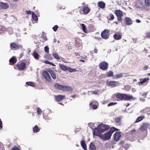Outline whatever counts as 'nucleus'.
<instances>
[{
  "instance_id": "nucleus-1",
  "label": "nucleus",
  "mask_w": 150,
  "mask_h": 150,
  "mask_svg": "<svg viewBox=\"0 0 150 150\" xmlns=\"http://www.w3.org/2000/svg\"><path fill=\"white\" fill-rule=\"evenodd\" d=\"M118 130V129L117 128L114 127H112L109 131L104 134H101V133L96 132L95 134H93L98 136L100 138L104 139L105 140H107L110 139L112 134L114 132Z\"/></svg>"
},
{
  "instance_id": "nucleus-2",
  "label": "nucleus",
  "mask_w": 150,
  "mask_h": 150,
  "mask_svg": "<svg viewBox=\"0 0 150 150\" xmlns=\"http://www.w3.org/2000/svg\"><path fill=\"white\" fill-rule=\"evenodd\" d=\"M110 128L109 126L107 125L101 124L98 125V127H96L93 129V134H95L96 132L97 133H103L107 130Z\"/></svg>"
},
{
  "instance_id": "nucleus-3",
  "label": "nucleus",
  "mask_w": 150,
  "mask_h": 150,
  "mask_svg": "<svg viewBox=\"0 0 150 150\" xmlns=\"http://www.w3.org/2000/svg\"><path fill=\"white\" fill-rule=\"evenodd\" d=\"M115 95L116 98L122 100H128L133 98V96L130 95L125 94L117 93Z\"/></svg>"
},
{
  "instance_id": "nucleus-4",
  "label": "nucleus",
  "mask_w": 150,
  "mask_h": 150,
  "mask_svg": "<svg viewBox=\"0 0 150 150\" xmlns=\"http://www.w3.org/2000/svg\"><path fill=\"white\" fill-rule=\"evenodd\" d=\"M114 13L117 16L118 21L122 22L123 20L122 17L124 15L123 12L120 10H116Z\"/></svg>"
},
{
  "instance_id": "nucleus-5",
  "label": "nucleus",
  "mask_w": 150,
  "mask_h": 150,
  "mask_svg": "<svg viewBox=\"0 0 150 150\" xmlns=\"http://www.w3.org/2000/svg\"><path fill=\"white\" fill-rule=\"evenodd\" d=\"M109 31L107 29H105L101 33V36L105 39H107L109 38Z\"/></svg>"
},
{
  "instance_id": "nucleus-6",
  "label": "nucleus",
  "mask_w": 150,
  "mask_h": 150,
  "mask_svg": "<svg viewBox=\"0 0 150 150\" xmlns=\"http://www.w3.org/2000/svg\"><path fill=\"white\" fill-rule=\"evenodd\" d=\"M42 75L46 80L49 82L51 81V79L49 73L46 71H44L42 73Z\"/></svg>"
},
{
  "instance_id": "nucleus-7",
  "label": "nucleus",
  "mask_w": 150,
  "mask_h": 150,
  "mask_svg": "<svg viewBox=\"0 0 150 150\" xmlns=\"http://www.w3.org/2000/svg\"><path fill=\"white\" fill-rule=\"evenodd\" d=\"M135 130L134 129L132 130L130 133L127 134L126 136V137L127 139L128 140H131L133 138L135 135Z\"/></svg>"
},
{
  "instance_id": "nucleus-8",
  "label": "nucleus",
  "mask_w": 150,
  "mask_h": 150,
  "mask_svg": "<svg viewBox=\"0 0 150 150\" xmlns=\"http://www.w3.org/2000/svg\"><path fill=\"white\" fill-rule=\"evenodd\" d=\"M108 63L104 62L100 63L99 64L100 68L103 70H107L108 67Z\"/></svg>"
},
{
  "instance_id": "nucleus-9",
  "label": "nucleus",
  "mask_w": 150,
  "mask_h": 150,
  "mask_svg": "<svg viewBox=\"0 0 150 150\" xmlns=\"http://www.w3.org/2000/svg\"><path fill=\"white\" fill-rule=\"evenodd\" d=\"M107 83L108 86H112V87H115L119 85V83L118 81H110L107 82Z\"/></svg>"
},
{
  "instance_id": "nucleus-10",
  "label": "nucleus",
  "mask_w": 150,
  "mask_h": 150,
  "mask_svg": "<svg viewBox=\"0 0 150 150\" xmlns=\"http://www.w3.org/2000/svg\"><path fill=\"white\" fill-rule=\"evenodd\" d=\"M10 47L11 50H16L21 48L22 47L21 45H17L14 43H12L10 44Z\"/></svg>"
},
{
  "instance_id": "nucleus-11",
  "label": "nucleus",
  "mask_w": 150,
  "mask_h": 150,
  "mask_svg": "<svg viewBox=\"0 0 150 150\" xmlns=\"http://www.w3.org/2000/svg\"><path fill=\"white\" fill-rule=\"evenodd\" d=\"M9 5L6 3L3 2H0V10L6 9L9 8Z\"/></svg>"
},
{
  "instance_id": "nucleus-12",
  "label": "nucleus",
  "mask_w": 150,
  "mask_h": 150,
  "mask_svg": "<svg viewBox=\"0 0 150 150\" xmlns=\"http://www.w3.org/2000/svg\"><path fill=\"white\" fill-rule=\"evenodd\" d=\"M17 66L20 70H23L25 68L26 64L24 62H22L20 64H17Z\"/></svg>"
},
{
  "instance_id": "nucleus-13",
  "label": "nucleus",
  "mask_w": 150,
  "mask_h": 150,
  "mask_svg": "<svg viewBox=\"0 0 150 150\" xmlns=\"http://www.w3.org/2000/svg\"><path fill=\"white\" fill-rule=\"evenodd\" d=\"M121 136L120 132H116L113 136L114 140L116 141H117L120 139Z\"/></svg>"
},
{
  "instance_id": "nucleus-14",
  "label": "nucleus",
  "mask_w": 150,
  "mask_h": 150,
  "mask_svg": "<svg viewBox=\"0 0 150 150\" xmlns=\"http://www.w3.org/2000/svg\"><path fill=\"white\" fill-rule=\"evenodd\" d=\"M54 98L57 101H60L63 99L65 98V96L60 95L55 96Z\"/></svg>"
},
{
  "instance_id": "nucleus-15",
  "label": "nucleus",
  "mask_w": 150,
  "mask_h": 150,
  "mask_svg": "<svg viewBox=\"0 0 150 150\" xmlns=\"http://www.w3.org/2000/svg\"><path fill=\"white\" fill-rule=\"evenodd\" d=\"M150 125L149 123H144L141 126L140 129L142 131L145 130L149 128Z\"/></svg>"
},
{
  "instance_id": "nucleus-16",
  "label": "nucleus",
  "mask_w": 150,
  "mask_h": 150,
  "mask_svg": "<svg viewBox=\"0 0 150 150\" xmlns=\"http://www.w3.org/2000/svg\"><path fill=\"white\" fill-rule=\"evenodd\" d=\"M72 90V88L67 86H63L62 90L65 91H69Z\"/></svg>"
},
{
  "instance_id": "nucleus-17",
  "label": "nucleus",
  "mask_w": 150,
  "mask_h": 150,
  "mask_svg": "<svg viewBox=\"0 0 150 150\" xmlns=\"http://www.w3.org/2000/svg\"><path fill=\"white\" fill-rule=\"evenodd\" d=\"M113 37L115 40H118L122 38V36L119 33H116L114 35Z\"/></svg>"
},
{
  "instance_id": "nucleus-18",
  "label": "nucleus",
  "mask_w": 150,
  "mask_h": 150,
  "mask_svg": "<svg viewBox=\"0 0 150 150\" xmlns=\"http://www.w3.org/2000/svg\"><path fill=\"white\" fill-rule=\"evenodd\" d=\"M83 11L85 14H87L89 12L90 9L87 6H84L83 7Z\"/></svg>"
},
{
  "instance_id": "nucleus-19",
  "label": "nucleus",
  "mask_w": 150,
  "mask_h": 150,
  "mask_svg": "<svg viewBox=\"0 0 150 150\" xmlns=\"http://www.w3.org/2000/svg\"><path fill=\"white\" fill-rule=\"evenodd\" d=\"M59 66L62 70L64 71H67L68 69V67L65 65L64 64H59Z\"/></svg>"
},
{
  "instance_id": "nucleus-20",
  "label": "nucleus",
  "mask_w": 150,
  "mask_h": 150,
  "mask_svg": "<svg viewBox=\"0 0 150 150\" xmlns=\"http://www.w3.org/2000/svg\"><path fill=\"white\" fill-rule=\"evenodd\" d=\"M125 21L126 24L127 25H130L132 23V20L129 18H125Z\"/></svg>"
},
{
  "instance_id": "nucleus-21",
  "label": "nucleus",
  "mask_w": 150,
  "mask_h": 150,
  "mask_svg": "<svg viewBox=\"0 0 150 150\" xmlns=\"http://www.w3.org/2000/svg\"><path fill=\"white\" fill-rule=\"evenodd\" d=\"M80 25L81 29L83 30V31L85 33H87V28L85 25L83 23L80 24Z\"/></svg>"
},
{
  "instance_id": "nucleus-22",
  "label": "nucleus",
  "mask_w": 150,
  "mask_h": 150,
  "mask_svg": "<svg viewBox=\"0 0 150 150\" xmlns=\"http://www.w3.org/2000/svg\"><path fill=\"white\" fill-rule=\"evenodd\" d=\"M98 5L102 8H104L105 6V3L102 1H100L98 3Z\"/></svg>"
},
{
  "instance_id": "nucleus-23",
  "label": "nucleus",
  "mask_w": 150,
  "mask_h": 150,
  "mask_svg": "<svg viewBox=\"0 0 150 150\" xmlns=\"http://www.w3.org/2000/svg\"><path fill=\"white\" fill-rule=\"evenodd\" d=\"M40 129V128H39L38 126L36 125L33 128V132L34 133H36L39 131Z\"/></svg>"
},
{
  "instance_id": "nucleus-24",
  "label": "nucleus",
  "mask_w": 150,
  "mask_h": 150,
  "mask_svg": "<svg viewBox=\"0 0 150 150\" xmlns=\"http://www.w3.org/2000/svg\"><path fill=\"white\" fill-rule=\"evenodd\" d=\"M49 72L52 78L54 79H55L56 75L54 72L52 70H50Z\"/></svg>"
},
{
  "instance_id": "nucleus-25",
  "label": "nucleus",
  "mask_w": 150,
  "mask_h": 150,
  "mask_svg": "<svg viewBox=\"0 0 150 150\" xmlns=\"http://www.w3.org/2000/svg\"><path fill=\"white\" fill-rule=\"evenodd\" d=\"M81 144L82 147L85 150L86 149V146L85 141L84 140L82 141L81 142Z\"/></svg>"
},
{
  "instance_id": "nucleus-26",
  "label": "nucleus",
  "mask_w": 150,
  "mask_h": 150,
  "mask_svg": "<svg viewBox=\"0 0 150 150\" xmlns=\"http://www.w3.org/2000/svg\"><path fill=\"white\" fill-rule=\"evenodd\" d=\"M144 118L145 117L144 116H139L137 118L135 122L137 123L139 122L142 121Z\"/></svg>"
},
{
  "instance_id": "nucleus-27",
  "label": "nucleus",
  "mask_w": 150,
  "mask_h": 150,
  "mask_svg": "<svg viewBox=\"0 0 150 150\" xmlns=\"http://www.w3.org/2000/svg\"><path fill=\"white\" fill-rule=\"evenodd\" d=\"M32 18L35 21H37L38 20V18L34 12H32Z\"/></svg>"
},
{
  "instance_id": "nucleus-28",
  "label": "nucleus",
  "mask_w": 150,
  "mask_h": 150,
  "mask_svg": "<svg viewBox=\"0 0 150 150\" xmlns=\"http://www.w3.org/2000/svg\"><path fill=\"white\" fill-rule=\"evenodd\" d=\"M52 55L57 60H59L60 59V58L57 53L55 52H53L52 53Z\"/></svg>"
},
{
  "instance_id": "nucleus-29",
  "label": "nucleus",
  "mask_w": 150,
  "mask_h": 150,
  "mask_svg": "<svg viewBox=\"0 0 150 150\" xmlns=\"http://www.w3.org/2000/svg\"><path fill=\"white\" fill-rule=\"evenodd\" d=\"M39 54L36 51H35L33 52V56L36 59H38L39 58Z\"/></svg>"
},
{
  "instance_id": "nucleus-30",
  "label": "nucleus",
  "mask_w": 150,
  "mask_h": 150,
  "mask_svg": "<svg viewBox=\"0 0 150 150\" xmlns=\"http://www.w3.org/2000/svg\"><path fill=\"white\" fill-rule=\"evenodd\" d=\"M63 85H60L58 83H56L54 85V87L58 89L62 90Z\"/></svg>"
},
{
  "instance_id": "nucleus-31",
  "label": "nucleus",
  "mask_w": 150,
  "mask_h": 150,
  "mask_svg": "<svg viewBox=\"0 0 150 150\" xmlns=\"http://www.w3.org/2000/svg\"><path fill=\"white\" fill-rule=\"evenodd\" d=\"M108 19L110 21H112L114 19V15L112 14H110L107 16Z\"/></svg>"
},
{
  "instance_id": "nucleus-32",
  "label": "nucleus",
  "mask_w": 150,
  "mask_h": 150,
  "mask_svg": "<svg viewBox=\"0 0 150 150\" xmlns=\"http://www.w3.org/2000/svg\"><path fill=\"white\" fill-rule=\"evenodd\" d=\"M9 62L13 64H15L16 62V59L14 57H13L9 60Z\"/></svg>"
},
{
  "instance_id": "nucleus-33",
  "label": "nucleus",
  "mask_w": 150,
  "mask_h": 150,
  "mask_svg": "<svg viewBox=\"0 0 150 150\" xmlns=\"http://www.w3.org/2000/svg\"><path fill=\"white\" fill-rule=\"evenodd\" d=\"M90 148L91 150H96V147L94 146L93 143H91L90 145Z\"/></svg>"
},
{
  "instance_id": "nucleus-34",
  "label": "nucleus",
  "mask_w": 150,
  "mask_h": 150,
  "mask_svg": "<svg viewBox=\"0 0 150 150\" xmlns=\"http://www.w3.org/2000/svg\"><path fill=\"white\" fill-rule=\"evenodd\" d=\"M26 84L33 87L35 86V83L33 82H27L26 83Z\"/></svg>"
},
{
  "instance_id": "nucleus-35",
  "label": "nucleus",
  "mask_w": 150,
  "mask_h": 150,
  "mask_svg": "<svg viewBox=\"0 0 150 150\" xmlns=\"http://www.w3.org/2000/svg\"><path fill=\"white\" fill-rule=\"evenodd\" d=\"M107 76L108 77L114 76L113 72L111 71H110L108 72Z\"/></svg>"
},
{
  "instance_id": "nucleus-36",
  "label": "nucleus",
  "mask_w": 150,
  "mask_h": 150,
  "mask_svg": "<svg viewBox=\"0 0 150 150\" xmlns=\"http://www.w3.org/2000/svg\"><path fill=\"white\" fill-rule=\"evenodd\" d=\"M144 4L146 6H150V0H145Z\"/></svg>"
},
{
  "instance_id": "nucleus-37",
  "label": "nucleus",
  "mask_w": 150,
  "mask_h": 150,
  "mask_svg": "<svg viewBox=\"0 0 150 150\" xmlns=\"http://www.w3.org/2000/svg\"><path fill=\"white\" fill-rule=\"evenodd\" d=\"M121 118L120 117H117L115 118V121L116 123H119L121 121Z\"/></svg>"
},
{
  "instance_id": "nucleus-38",
  "label": "nucleus",
  "mask_w": 150,
  "mask_h": 150,
  "mask_svg": "<svg viewBox=\"0 0 150 150\" xmlns=\"http://www.w3.org/2000/svg\"><path fill=\"white\" fill-rule=\"evenodd\" d=\"M41 38L42 40H40L43 42L46 41L47 40L46 37L44 35L41 36Z\"/></svg>"
},
{
  "instance_id": "nucleus-39",
  "label": "nucleus",
  "mask_w": 150,
  "mask_h": 150,
  "mask_svg": "<svg viewBox=\"0 0 150 150\" xmlns=\"http://www.w3.org/2000/svg\"><path fill=\"white\" fill-rule=\"evenodd\" d=\"M145 38H150V31L147 32L145 34Z\"/></svg>"
},
{
  "instance_id": "nucleus-40",
  "label": "nucleus",
  "mask_w": 150,
  "mask_h": 150,
  "mask_svg": "<svg viewBox=\"0 0 150 150\" xmlns=\"http://www.w3.org/2000/svg\"><path fill=\"white\" fill-rule=\"evenodd\" d=\"M89 105L91 107H92L93 109H96L97 108V106L96 105H93L92 103H90Z\"/></svg>"
},
{
  "instance_id": "nucleus-41",
  "label": "nucleus",
  "mask_w": 150,
  "mask_h": 150,
  "mask_svg": "<svg viewBox=\"0 0 150 150\" xmlns=\"http://www.w3.org/2000/svg\"><path fill=\"white\" fill-rule=\"evenodd\" d=\"M67 70L69 71L70 72H72L76 71V70L75 69H72L69 67H68Z\"/></svg>"
},
{
  "instance_id": "nucleus-42",
  "label": "nucleus",
  "mask_w": 150,
  "mask_h": 150,
  "mask_svg": "<svg viewBox=\"0 0 150 150\" xmlns=\"http://www.w3.org/2000/svg\"><path fill=\"white\" fill-rule=\"evenodd\" d=\"M95 124L92 123H90L88 124V126L91 129H93L95 126Z\"/></svg>"
},
{
  "instance_id": "nucleus-43",
  "label": "nucleus",
  "mask_w": 150,
  "mask_h": 150,
  "mask_svg": "<svg viewBox=\"0 0 150 150\" xmlns=\"http://www.w3.org/2000/svg\"><path fill=\"white\" fill-rule=\"evenodd\" d=\"M44 62L45 64H50L53 66H55V65L53 63L47 60H45Z\"/></svg>"
},
{
  "instance_id": "nucleus-44",
  "label": "nucleus",
  "mask_w": 150,
  "mask_h": 150,
  "mask_svg": "<svg viewBox=\"0 0 150 150\" xmlns=\"http://www.w3.org/2000/svg\"><path fill=\"white\" fill-rule=\"evenodd\" d=\"M42 112V111L41 109L39 108H38L37 109V112L38 113V115H40Z\"/></svg>"
},
{
  "instance_id": "nucleus-45",
  "label": "nucleus",
  "mask_w": 150,
  "mask_h": 150,
  "mask_svg": "<svg viewBox=\"0 0 150 150\" xmlns=\"http://www.w3.org/2000/svg\"><path fill=\"white\" fill-rule=\"evenodd\" d=\"M98 91H99L98 90H96L93 91H89L88 92V93H89V94L90 93H91V94H96L98 93Z\"/></svg>"
},
{
  "instance_id": "nucleus-46",
  "label": "nucleus",
  "mask_w": 150,
  "mask_h": 150,
  "mask_svg": "<svg viewBox=\"0 0 150 150\" xmlns=\"http://www.w3.org/2000/svg\"><path fill=\"white\" fill-rule=\"evenodd\" d=\"M123 76V74L122 73H120V74H117L116 75V77L117 78H120L122 77Z\"/></svg>"
},
{
  "instance_id": "nucleus-47",
  "label": "nucleus",
  "mask_w": 150,
  "mask_h": 150,
  "mask_svg": "<svg viewBox=\"0 0 150 150\" xmlns=\"http://www.w3.org/2000/svg\"><path fill=\"white\" fill-rule=\"evenodd\" d=\"M0 150H4L3 144L1 142H0Z\"/></svg>"
},
{
  "instance_id": "nucleus-48",
  "label": "nucleus",
  "mask_w": 150,
  "mask_h": 150,
  "mask_svg": "<svg viewBox=\"0 0 150 150\" xmlns=\"http://www.w3.org/2000/svg\"><path fill=\"white\" fill-rule=\"evenodd\" d=\"M44 50L46 52L48 53L49 52V47L47 46H46L44 48Z\"/></svg>"
},
{
  "instance_id": "nucleus-49",
  "label": "nucleus",
  "mask_w": 150,
  "mask_h": 150,
  "mask_svg": "<svg viewBox=\"0 0 150 150\" xmlns=\"http://www.w3.org/2000/svg\"><path fill=\"white\" fill-rule=\"evenodd\" d=\"M58 28V27L57 25H55L53 27L52 29L54 31L56 32Z\"/></svg>"
},
{
  "instance_id": "nucleus-50",
  "label": "nucleus",
  "mask_w": 150,
  "mask_h": 150,
  "mask_svg": "<svg viewBox=\"0 0 150 150\" xmlns=\"http://www.w3.org/2000/svg\"><path fill=\"white\" fill-rule=\"evenodd\" d=\"M12 150H20V149L18 147L16 146H13L12 148Z\"/></svg>"
},
{
  "instance_id": "nucleus-51",
  "label": "nucleus",
  "mask_w": 150,
  "mask_h": 150,
  "mask_svg": "<svg viewBox=\"0 0 150 150\" xmlns=\"http://www.w3.org/2000/svg\"><path fill=\"white\" fill-rule=\"evenodd\" d=\"M116 104V103H113V102L111 103L108 104V106H112L113 105H115Z\"/></svg>"
},
{
  "instance_id": "nucleus-52",
  "label": "nucleus",
  "mask_w": 150,
  "mask_h": 150,
  "mask_svg": "<svg viewBox=\"0 0 150 150\" xmlns=\"http://www.w3.org/2000/svg\"><path fill=\"white\" fill-rule=\"evenodd\" d=\"M149 78H144L142 81H143V82L144 83L146 82L147 81H148L149 80Z\"/></svg>"
},
{
  "instance_id": "nucleus-53",
  "label": "nucleus",
  "mask_w": 150,
  "mask_h": 150,
  "mask_svg": "<svg viewBox=\"0 0 150 150\" xmlns=\"http://www.w3.org/2000/svg\"><path fill=\"white\" fill-rule=\"evenodd\" d=\"M26 12L27 14H32V12H33L32 11H26Z\"/></svg>"
},
{
  "instance_id": "nucleus-54",
  "label": "nucleus",
  "mask_w": 150,
  "mask_h": 150,
  "mask_svg": "<svg viewBox=\"0 0 150 150\" xmlns=\"http://www.w3.org/2000/svg\"><path fill=\"white\" fill-rule=\"evenodd\" d=\"M2 127V123L1 119H0V129H1Z\"/></svg>"
},
{
  "instance_id": "nucleus-55",
  "label": "nucleus",
  "mask_w": 150,
  "mask_h": 150,
  "mask_svg": "<svg viewBox=\"0 0 150 150\" xmlns=\"http://www.w3.org/2000/svg\"><path fill=\"white\" fill-rule=\"evenodd\" d=\"M148 68V66L144 67V69L145 70H147Z\"/></svg>"
},
{
  "instance_id": "nucleus-56",
  "label": "nucleus",
  "mask_w": 150,
  "mask_h": 150,
  "mask_svg": "<svg viewBox=\"0 0 150 150\" xmlns=\"http://www.w3.org/2000/svg\"><path fill=\"white\" fill-rule=\"evenodd\" d=\"M144 83V82H143V81H139V82L138 83L139 84H143V83Z\"/></svg>"
},
{
  "instance_id": "nucleus-57",
  "label": "nucleus",
  "mask_w": 150,
  "mask_h": 150,
  "mask_svg": "<svg viewBox=\"0 0 150 150\" xmlns=\"http://www.w3.org/2000/svg\"><path fill=\"white\" fill-rule=\"evenodd\" d=\"M136 21L137 23H139L141 22V21L139 19H136Z\"/></svg>"
},
{
  "instance_id": "nucleus-58",
  "label": "nucleus",
  "mask_w": 150,
  "mask_h": 150,
  "mask_svg": "<svg viewBox=\"0 0 150 150\" xmlns=\"http://www.w3.org/2000/svg\"><path fill=\"white\" fill-rule=\"evenodd\" d=\"M98 50L96 49H95L94 50V52L95 53H97L98 52Z\"/></svg>"
},
{
  "instance_id": "nucleus-59",
  "label": "nucleus",
  "mask_w": 150,
  "mask_h": 150,
  "mask_svg": "<svg viewBox=\"0 0 150 150\" xmlns=\"http://www.w3.org/2000/svg\"><path fill=\"white\" fill-rule=\"evenodd\" d=\"M57 42V40L56 39L54 38L53 40V42Z\"/></svg>"
},
{
  "instance_id": "nucleus-60",
  "label": "nucleus",
  "mask_w": 150,
  "mask_h": 150,
  "mask_svg": "<svg viewBox=\"0 0 150 150\" xmlns=\"http://www.w3.org/2000/svg\"><path fill=\"white\" fill-rule=\"evenodd\" d=\"M4 17L6 18L7 16V14H5L4 15Z\"/></svg>"
},
{
  "instance_id": "nucleus-61",
  "label": "nucleus",
  "mask_w": 150,
  "mask_h": 150,
  "mask_svg": "<svg viewBox=\"0 0 150 150\" xmlns=\"http://www.w3.org/2000/svg\"><path fill=\"white\" fill-rule=\"evenodd\" d=\"M114 23H115L116 24H118L119 22H114Z\"/></svg>"
},
{
  "instance_id": "nucleus-62",
  "label": "nucleus",
  "mask_w": 150,
  "mask_h": 150,
  "mask_svg": "<svg viewBox=\"0 0 150 150\" xmlns=\"http://www.w3.org/2000/svg\"><path fill=\"white\" fill-rule=\"evenodd\" d=\"M76 96V95H71V97H75V96Z\"/></svg>"
},
{
  "instance_id": "nucleus-63",
  "label": "nucleus",
  "mask_w": 150,
  "mask_h": 150,
  "mask_svg": "<svg viewBox=\"0 0 150 150\" xmlns=\"http://www.w3.org/2000/svg\"><path fill=\"white\" fill-rule=\"evenodd\" d=\"M80 61L81 62H84V60H80Z\"/></svg>"
},
{
  "instance_id": "nucleus-64",
  "label": "nucleus",
  "mask_w": 150,
  "mask_h": 150,
  "mask_svg": "<svg viewBox=\"0 0 150 150\" xmlns=\"http://www.w3.org/2000/svg\"><path fill=\"white\" fill-rule=\"evenodd\" d=\"M75 54L76 55V56L79 55L78 53L77 52L75 53Z\"/></svg>"
}]
</instances>
